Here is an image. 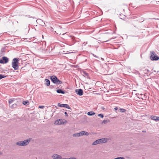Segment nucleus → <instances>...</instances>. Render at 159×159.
Here are the masks:
<instances>
[{
  "label": "nucleus",
  "mask_w": 159,
  "mask_h": 159,
  "mask_svg": "<svg viewBox=\"0 0 159 159\" xmlns=\"http://www.w3.org/2000/svg\"><path fill=\"white\" fill-rule=\"evenodd\" d=\"M61 159H68V158H62Z\"/></svg>",
  "instance_id": "nucleus-32"
},
{
  "label": "nucleus",
  "mask_w": 159,
  "mask_h": 159,
  "mask_svg": "<svg viewBox=\"0 0 159 159\" xmlns=\"http://www.w3.org/2000/svg\"><path fill=\"white\" fill-rule=\"evenodd\" d=\"M30 139H29L25 140L24 141H19L16 143L17 145L20 146H25L27 145L29 143Z\"/></svg>",
  "instance_id": "nucleus-1"
},
{
  "label": "nucleus",
  "mask_w": 159,
  "mask_h": 159,
  "mask_svg": "<svg viewBox=\"0 0 159 159\" xmlns=\"http://www.w3.org/2000/svg\"><path fill=\"white\" fill-rule=\"evenodd\" d=\"M120 111H121L122 113L125 112L126 111L125 109L123 108H120Z\"/></svg>",
  "instance_id": "nucleus-21"
},
{
  "label": "nucleus",
  "mask_w": 159,
  "mask_h": 159,
  "mask_svg": "<svg viewBox=\"0 0 159 159\" xmlns=\"http://www.w3.org/2000/svg\"><path fill=\"white\" fill-rule=\"evenodd\" d=\"M6 77V76H4L3 75L0 74V80H1V79L5 78Z\"/></svg>",
  "instance_id": "nucleus-22"
},
{
  "label": "nucleus",
  "mask_w": 159,
  "mask_h": 159,
  "mask_svg": "<svg viewBox=\"0 0 159 159\" xmlns=\"http://www.w3.org/2000/svg\"><path fill=\"white\" fill-rule=\"evenodd\" d=\"M65 115H66V116H68V115H67V113L66 112H65L64 113Z\"/></svg>",
  "instance_id": "nucleus-27"
},
{
  "label": "nucleus",
  "mask_w": 159,
  "mask_h": 159,
  "mask_svg": "<svg viewBox=\"0 0 159 159\" xmlns=\"http://www.w3.org/2000/svg\"><path fill=\"white\" fill-rule=\"evenodd\" d=\"M73 136L74 137H78L80 136L79 133L74 134L73 135Z\"/></svg>",
  "instance_id": "nucleus-20"
},
{
  "label": "nucleus",
  "mask_w": 159,
  "mask_h": 159,
  "mask_svg": "<svg viewBox=\"0 0 159 159\" xmlns=\"http://www.w3.org/2000/svg\"><path fill=\"white\" fill-rule=\"evenodd\" d=\"M79 134H80V136H82L84 135H85L86 136H88L89 135V133L85 131H81L79 133Z\"/></svg>",
  "instance_id": "nucleus-11"
},
{
  "label": "nucleus",
  "mask_w": 159,
  "mask_h": 159,
  "mask_svg": "<svg viewBox=\"0 0 159 159\" xmlns=\"http://www.w3.org/2000/svg\"><path fill=\"white\" fill-rule=\"evenodd\" d=\"M15 99H10L9 100V104H11L13 103V102L15 101Z\"/></svg>",
  "instance_id": "nucleus-19"
},
{
  "label": "nucleus",
  "mask_w": 159,
  "mask_h": 159,
  "mask_svg": "<svg viewBox=\"0 0 159 159\" xmlns=\"http://www.w3.org/2000/svg\"><path fill=\"white\" fill-rule=\"evenodd\" d=\"M113 159H125L123 157H118L115 158Z\"/></svg>",
  "instance_id": "nucleus-24"
},
{
  "label": "nucleus",
  "mask_w": 159,
  "mask_h": 159,
  "mask_svg": "<svg viewBox=\"0 0 159 159\" xmlns=\"http://www.w3.org/2000/svg\"><path fill=\"white\" fill-rule=\"evenodd\" d=\"M151 56L150 57V58L152 60L157 61L159 59V57L157 55H155V53L154 52H151Z\"/></svg>",
  "instance_id": "nucleus-6"
},
{
  "label": "nucleus",
  "mask_w": 159,
  "mask_h": 159,
  "mask_svg": "<svg viewBox=\"0 0 159 159\" xmlns=\"http://www.w3.org/2000/svg\"><path fill=\"white\" fill-rule=\"evenodd\" d=\"M13 107H16V104H13Z\"/></svg>",
  "instance_id": "nucleus-29"
},
{
  "label": "nucleus",
  "mask_w": 159,
  "mask_h": 159,
  "mask_svg": "<svg viewBox=\"0 0 159 159\" xmlns=\"http://www.w3.org/2000/svg\"><path fill=\"white\" fill-rule=\"evenodd\" d=\"M22 103L25 106L28 105L29 104V102L28 100L23 101Z\"/></svg>",
  "instance_id": "nucleus-18"
},
{
  "label": "nucleus",
  "mask_w": 159,
  "mask_h": 159,
  "mask_svg": "<svg viewBox=\"0 0 159 159\" xmlns=\"http://www.w3.org/2000/svg\"><path fill=\"white\" fill-rule=\"evenodd\" d=\"M107 138L100 139L94 141L92 144L93 145H95L98 144L105 143L107 141Z\"/></svg>",
  "instance_id": "nucleus-4"
},
{
  "label": "nucleus",
  "mask_w": 159,
  "mask_h": 159,
  "mask_svg": "<svg viewBox=\"0 0 159 159\" xmlns=\"http://www.w3.org/2000/svg\"><path fill=\"white\" fill-rule=\"evenodd\" d=\"M118 109V108L116 107L114 108V109L116 110H117Z\"/></svg>",
  "instance_id": "nucleus-30"
},
{
  "label": "nucleus",
  "mask_w": 159,
  "mask_h": 159,
  "mask_svg": "<svg viewBox=\"0 0 159 159\" xmlns=\"http://www.w3.org/2000/svg\"><path fill=\"white\" fill-rule=\"evenodd\" d=\"M109 121L108 120H104L102 122V123L106 124Z\"/></svg>",
  "instance_id": "nucleus-23"
},
{
  "label": "nucleus",
  "mask_w": 159,
  "mask_h": 159,
  "mask_svg": "<svg viewBox=\"0 0 159 159\" xmlns=\"http://www.w3.org/2000/svg\"><path fill=\"white\" fill-rule=\"evenodd\" d=\"M143 132H145V131H143Z\"/></svg>",
  "instance_id": "nucleus-34"
},
{
  "label": "nucleus",
  "mask_w": 159,
  "mask_h": 159,
  "mask_svg": "<svg viewBox=\"0 0 159 159\" xmlns=\"http://www.w3.org/2000/svg\"><path fill=\"white\" fill-rule=\"evenodd\" d=\"M56 91L57 92L59 93H61L62 94H64L65 93V92L62 90L61 89H57Z\"/></svg>",
  "instance_id": "nucleus-14"
},
{
  "label": "nucleus",
  "mask_w": 159,
  "mask_h": 159,
  "mask_svg": "<svg viewBox=\"0 0 159 159\" xmlns=\"http://www.w3.org/2000/svg\"><path fill=\"white\" fill-rule=\"evenodd\" d=\"M45 84L47 86H48L50 84V81L48 79H45Z\"/></svg>",
  "instance_id": "nucleus-15"
},
{
  "label": "nucleus",
  "mask_w": 159,
  "mask_h": 159,
  "mask_svg": "<svg viewBox=\"0 0 159 159\" xmlns=\"http://www.w3.org/2000/svg\"><path fill=\"white\" fill-rule=\"evenodd\" d=\"M68 159H70V158H68Z\"/></svg>",
  "instance_id": "nucleus-33"
},
{
  "label": "nucleus",
  "mask_w": 159,
  "mask_h": 159,
  "mask_svg": "<svg viewBox=\"0 0 159 159\" xmlns=\"http://www.w3.org/2000/svg\"><path fill=\"white\" fill-rule=\"evenodd\" d=\"M57 106L61 107H65L68 109H70L69 105L67 104H61L60 103H58Z\"/></svg>",
  "instance_id": "nucleus-8"
},
{
  "label": "nucleus",
  "mask_w": 159,
  "mask_h": 159,
  "mask_svg": "<svg viewBox=\"0 0 159 159\" xmlns=\"http://www.w3.org/2000/svg\"><path fill=\"white\" fill-rule=\"evenodd\" d=\"M50 79L54 83L57 84H60L62 83V81L59 80L57 77L55 75L51 76L50 77Z\"/></svg>",
  "instance_id": "nucleus-3"
},
{
  "label": "nucleus",
  "mask_w": 159,
  "mask_h": 159,
  "mask_svg": "<svg viewBox=\"0 0 159 159\" xmlns=\"http://www.w3.org/2000/svg\"><path fill=\"white\" fill-rule=\"evenodd\" d=\"M151 118L152 120L156 121L159 120V117L152 116H151Z\"/></svg>",
  "instance_id": "nucleus-13"
},
{
  "label": "nucleus",
  "mask_w": 159,
  "mask_h": 159,
  "mask_svg": "<svg viewBox=\"0 0 159 159\" xmlns=\"http://www.w3.org/2000/svg\"><path fill=\"white\" fill-rule=\"evenodd\" d=\"M81 73L82 74V75L85 77L86 76H88V73H87L85 71H83L81 72Z\"/></svg>",
  "instance_id": "nucleus-16"
},
{
  "label": "nucleus",
  "mask_w": 159,
  "mask_h": 159,
  "mask_svg": "<svg viewBox=\"0 0 159 159\" xmlns=\"http://www.w3.org/2000/svg\"><path fill=\"white\" fill-rule=\"evenodd\" d=\"M70 159H76V158L74 157H71L70 158Z\"/></svg>",
  "instance_id": "nucleus-28"
},
{
  "label": "nucleus",
  "mask_w": 159,
  "mask_h": 159,
  "mask_svg": "<svg viewBox=\"0 0 159 159\" xmlns=\"http://www.w3.org/2000/svg\"><path fill=\"white\" fill-rule=\"evenodd\" d=\"M2 154V153L0 152V155H1Z\"/></svg>",
  "instance_id": "nucleus-31"
},
{
  "label": "nucleus",
  "mask_w": 159,
  "mask_h": 159,
  "mask_svg": "<svg viewBox=\"0 0 159 159\" xmlns=\"http://www.w3.org/2000/svg\"><path fill=\"white\" fill-rule=\"evenodd\" d=\"M98 116H100L101 118H102L103 117V115L102 114H100L98 115Z\"/></svg>",
  "instance_id": "nucleus-25"
},
{
  "label": "nucleus",
  "mask_w": 159,
  "mask_h": 159,
  "mask_svg": "<svg viewBox=\"0 0 159 159\" xmlns=\"http://www.w3.org/2000/svg\"><path fill=\"white\" fill-rule=\"evenodd\" d=\"M95 113L93 111L88 112L87 113V115L89 116H91L95 114Z\"/></svg>",
  "instance_id": "nucleus-17"
},
{
  "label": "nucleus",
  "mask_w": 159,
  "mask_h": 159,
  "mask_svg": "<svg viewBox=\"0 0 159 159\" xmlns=\"http://www.w3.org/2000/svg\"><path fill=\"white\" fill-rule=\"evenodd\" d=\"M75 92L79 96H82L83 94V91L82 89H76Z\"/></svg>",
  "instance_id": "nucleus-10"
},
{
  "label": "nucleus",
  "mask_w": 159,
  "mask_h": 159,
  "mask_svg": "<svg viewBox=\"0 0 159 159\" xmlns=\"http://www.w3.org/2000/svg\"><path fill=\"white\" fill-rule=\"evenodd\" d=\"M67 122V121L66 120L60 119L56 120L54 122V124L56 125H63Z\"/></svg>",
  "instance_id": "nucleus-5"
},
{
  "label": "nucleus",
  "mask_w": 159,
  "mask_h": 159,
  "mask_svg": "<svg viewBox=\"0 0 159 159\" xmlns=\"http://www.w3.org/2000/svg\"><path fill=\"white\" fill-rule=\"evenodd\" d=\"M8 61V58L6 57H3L2 59H0V63L1 64L7 63Z\"/></svg>",
  "instance_id": "nucleus-7"
},
{
  "label": "nucleus",
  "mask_w": 159,
  "mask_h": 159,
  "mask_svg": "<svg viewBox=\"0 0 159 159\" xmlns=\"http://www.w3.org/2000/svg\"><path fill=\"white\" fill-rule=\"evenodd\" d=\"M37 22H39L40 23L41 25L44 26L45 25V23L44 21H43V20L40 19H39L36 20Z\"/></svg>",
  "instance_id": "nucleus-12"
},
{
  "label": "nucleus",
  "mask_w": 159,
  "mask_h": 159,
  "mask_svg": "<svg viewBox=\"0 0 159 159\" xmlns=\"http://www.w3.org/2000/svg\"><path fill=\"white\" fill-rule=\"evenodd\" d=\"M44 107V106H39V108H41V109H43Z\"/></svg>",
  "instance_id": "nucleus-26"
},
{
  "label": "nucleus",
  "mask_w": 159,
  "mask_h": 159,
  "mask_svg": "<svg viewBox=\"0 0 159 159\" xmlns=\"http://www.w3.org/2000/svg\"><path fill=\"white\" fill-rule=\"evenodd\" d=\"M18 60L17 58H14L12 62V67L15 70H18L19 68V66L18 64Z\"/></svg>",
  "instance_id": "nucleus-2"
},
{
  "label": "nucleus",
  "mask_w": 159,
  "mask_h": 159,
  "mask_svg": "<svg viewBox=\"0 0 159 159\" xmlns=\"http://www.w3.org/2000/svg\"><path fill=\"white\" fill-rule=\"evenodd\" d=\"M52 157L53 159H61L62 157L61 156L55 154H53L52 156Z\"/></svg>",
  "instance_id": "nucleus-9"
}]
</instances>
